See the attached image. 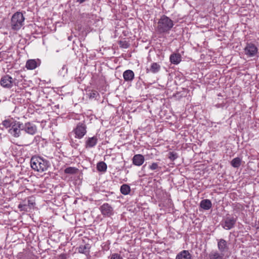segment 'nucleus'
<instances>
[{
    "label": "nucleus",
    "instance_id": "30",
    "mask_svg": "<svg viewBox=\"0 0 259 259\" xmlns=\"http://www.w3.org/2000/svg\"><path fill=\"white\" fill-rule=\"evenodd\" d=\"M98 95H99L97 91H94L90 93V98H96V97Z\"/></svg>",
    "mask_w": 259,
    "mask_h": 259
},
{
    "label": "nucleus",
    "instance_id": "17",
    "mask_svg": "<svg viewBox=\"0 0 259 259\" xmlns=\"http://www.w3.org/2000/svg\"><path fill=\"white\" fill-rule=\"evenodd\" d=\"M135 76L134 72L131 70H126L123 73V77L125 81H131Z\"/></svg>",
    "mask_w": 259,
    "mask_h": 259
},
{
    "label": "nucleus",
    "instance_id": "29",
    "mask_svg": "<svg viewBox=\"0 0 259 259\" xmlns=\"http://www.w3.org/2000/svg\"><path fill=\"white\" fill-rule=\"evenodd\" d=\"M110 259H123V257L120 255V254L114 253L111 255Z\"/></svg>",
    "mask_w": 259,
    "mask_h": 259
},
{
    "label": "nucleus",
    "instance_id": "13",
    "mask_svg": "<svg viewBox=\"0 0 259 259\" xmlns=\"http://www.w3.org/2000/svg\"><path fill=\"white\" fill-rule=\"evenodd\" d=\"M132 161L133 164L139 166L143 164L145 158L142 154H136L133 157Z\"/></svg>",
    "mask_w": 259,
    "mask_h": 259
},
{
    "label": "nucleus",
    "instance_id": "14",
    "mask_svg": "<svg viewBox=\"0 0 259 259\" xmlns=\"http://www.w3.org/2000/svg\"><path fill=\"white\" fill-rule=\"evenodd\" d=\"M98 141V139L97 136L88 138L85 142V148H90L94 147L97 144Z\"/></svg>",
    "mask_w": 259,
    "mask_h": 259
},
{
    "label": "nucleus",
    "instance_id": "11",
    "mask_svg": "<svg viewBox=\"0 0 259 259\" xmlns=\"http://www.w3.org/2000/svg\"><path fill=\"white\" fill-rule=\"evenodd\" d=\"M218 248L220 252L223 253L224 254L229 249V246L227 241L223 239L218 240Z\"/></svg>",
    "mask_w": 259,
    "mask_h": 259
},
{
    "label": "nucleus",
    "instance_id": "28",
    "mask_svg": "<svg viewBox=\"0 0 259 259\" xmlns=\"http://www.w3.org/2000/svg\"><path fill=\"white\" fill-rule=\"evenodd\" d=\"M178 157L177 154L174 152H169L168 158L171 161L175 160Z\"/></svg>",
    "mask_w": 259,
    "mask_h": 259
},
{
    "label": "nucleus",
    "instance_id": "1",
    "mask_svg": "<svg viewBox=\"0 0 259 259\" xmlns=\"http://www.w3.org/2000/svg\"><path fill=\"white\" fill-rule=\"evenodd\" d=\"M174 26V22L169 17L162 15L158 20L156 31L160 34L169 33Z\"/></svg>",
    "mask_w": 259,
    "mask_h": 259
},
{
    "label": "nucleus",
    "instance_id": "12",
    "mask_svg": "<svg viewBox=\"0 0 259 259\" xmlns=\"http://www.w3.org/2000/svg\"><path fill=\"white\" fill-rule=\"evenodd\" d=\"M40 60L39 59H30L28 60L26 64V67L27 69L33 70L36 68L40 64Z\"/></svg>",
    "mask_w": 259,
    "mask_h": 259
},
{
    "label": "nucleus",
    "instance_id": "4",
    "mask_svg": "<svg viewBox=\"0 0 259 259\" xmlns=\"http://www.w3.org/2000/svg\"><path fill=\"white\" fill-rule=\"evenodd\" d=\"M87 133V126L83 122H79L76 125L75 128L73 129L72 132L69 134V136H71L72 134L75 135V138L81 139Z\"/></svg>",
    "mask_w": 259,
    "mask_h": 259
},
{
    "label": "nucleus",
    "instance_id": "20",
    "mask_svg": "<svg viewBox=\"0 0 259 259\" xmlns=\"http://www.w3.org/2000/svg\"><path fill=\"white\" fill-rule=\"evenodd\" d=\"M200 207L205 210H208L212 207V203L209 199L202 200L200 204Z\"/></svg>",
    "mask_w": 259,
    "mask_h": 259
},
{
    "label": "nucleus",
    "instance_id": "31",
    "mask_svg": "<svg viewBox=\"0 0 259 259\" xmlns=\"http://www.w3.org/2000/svg\"><path fill=\"white\" fill-rule=\"evenodd\" d=\"M120 44L121 46L123 48H126L128 47V45L126 43H125V42L120 41Z\"/></svg>",
    "mask_w": 259,
    "mask_h": 259
},
{
    "label": "nucleus",
    "instance_id": "8",
    "mask_svg": "<svg viewBox=\"0 0 259 259\" xmlns=\"http://www.w3.org/2000/svg\"><path fill=\"white\" fill-rule=\"evenodd\" d=\"M99 209L101 214L104 217H110L114 214V209L113 207L108 203H105L102 205Z\"/></svg>",
    "mask_w": 259,
    "mask_h": 259
},
{
    "label": "nucleus",
    "instance_id": "15",
    "mask_svg": "<svg viewBox=\"0 0 259 259\" xmlns=\"http://www.w3.org/2000/svg\"><path fill=\"white\" fill-rule=\"evenodd\" d=\"M161 68L160 65L157 63L154 62L151 64L149 68H147L146 69V73H148L149 72H151L152 73L155 74L158 73Z\"/></svg>",
    "mask_w": 259,
    "mask_h": 259
},
{
    "label": "nucleus",
    "instance_id": "7",
    "mask_svg": "<svg viewBox=\"0 0 259 259\" xmlns=\"http://www.w3.org/2000/svg\"><path fill=\"white\" fill-rule=\"evenodd\" d=\"M22 128V123L15 121L13 126L9 130V133L15 138H18L20 136Z\"/></svg>",
    "mask_w": 259,
    "mask_h": 259
},
{
    "label": "nucleus",
    "instance_id": "21",
    "mask_svg": "<svg viewBox=\"0 0 259 259\" xmlns=\"http://www.w3.org/2000/svg\"><path fill=\"white\" fill-rule=\"evenodd\" d=\"M90 245L89 244H81L78 248V251L79 253L87 254L90 252Z\"/></svg>",
    "mask_w": 259,
    "mask_h": 259
},
{
    "label": "nucleus",
    "instance_id": "22",
    "mask_svg": "<svg viewBox=\"0 0 259 259\" xmlns=\"http://www.w3.org/2000/svg\"><path fill=\"white\" fill-rule=\"evenodd\" d=\"M120 192L123 195H127L131 191L130 187L127 184H123L120 187Z\"/></svg>",
    "mask_w": 259,
    "mask_h": 259
},
{
    "label": "nucleus",
    "instance_id": "18",
    "mask_svg": "<svg viewBox=\"0 0 259 259\" xmlns=\"http://www.w3.org/2000/svg\"><path fill=\"white\" fill-rule=\"evenodd\" d=\"M192 255L188 250H184L179 252L176 256V259H191Z\"/></svg>",
    "mask_w": 259,
    "mask_h": 259
},
{
    "label": "nucleus",
    "instance_id": "32",
    "mask_svg": "<svg viewBox=\"0 0 259 259\" xmlns=\"http://www.w3.org/2000/svg\"><path fill=\"white\" fill-rule=\"evenodd\" d=\"M87 0H77L76 2L79 3V4H82V3H84Z\"/></svg>",
    "mask_w": 259,
    "mask_h": 259
},
{
    "label": "nucleus",
    "instance_id": "10",
    "mask_svg": "<svg viewBox=\"0 0 259 259\" xmlns=\"http://www.w3.org/2000/svg\"><path fill=\"white\" fill-rule=\"evenodd\" d=\"M257 52V48L253 44H247L244 48L245 54L249 57H253L256 55Z\"/></svg>",
    "mask_w": 259,
    "mask_h": 259
},
{
    "label": "nucleus",
    "instance_id": "9",
    "mask_svg": "<svg viewBox=\"0 0 259 259\" xmlns=\"http://www.w3.org/2000/svg\"><path fill=\"white\" fill-rule=\"evenodd\" d=\"M22 131L30 135H35L37 132V127L32 122H27L24 124L22 123Z\"/></svg>",
    "mask_w": 259,
    "mask_h": 259
},
{
    "label": "nucleus",
    "instance_id": "26",
    "mask_svg": "<svg viewBox=\"0 0 259 259\" xmlns=\"http://www.w3.org/2000/svg\"><path fill=\"white\" fill-rule=\"evenodd\" d=\"M77 169L73 167H68L64 170V172L68 174H74L77 172Z\"/></svg>",
    "mask_w": 259,
    "mask_h": 259
},
{
    "label": "nucleus",
    "instance_id": "27",
    "mask_svg": "<svg viewBox=\"0 0 259 259\" xmlns=\"http://www.w3.org/2000/svg\"><path fill=\"white\" fill-rule=\"evenodd\" d=\"M14 121H11L10 119H6L3 121V125L6 128L12 127Z\"/></svg>",
    "mask_w": 259,
    "mask_h": 259
},
{
    "label": "nucleus",
    "instance_id": "33",
    "mask_svg": "<svg viewBox=\"0 0 259 259\" xmlns=\"http://www.w3.org/2000/svg\"><path fill=\"white\" fill-rule=\"evenodd\" d=\"M22 207V204H19V205L18 207H19V208H21Z\"/></svg>",
    "mask_w": 259,
    "mask_h": 259
},
{
    "label": "nucleus",
    "instance_id": "23",
    "mask_svg": "<svg viewBox=\"0 0 259 259\" xmlns=\"http://www.w3.org/2000/svg\"><path fill=\"white\" fill-rule=\"evenodd\" d=\"M241 164V159L239 157H236L231 161V165L234 168H238Z\"/></svg>",
    "mask_w": 259,
    "mask_h": 259
},
{
    "label": "nucleus",
    "instance_id": "3",
    "mask_svg": "<svg viewBox=\"0 0 259 259\" xmlns=\"http://www.w3.org/2000/svg\"><path fill=\"white\" fill-rule=\"evenodd\" d=\"M24 17L21 12H16L12 16L11 19V27L12 29L17 30L20 29L23 26Z\"/></svg>",
    "mask_w": 259,
    "mask_h": 259
},
{
    "label": "nucleus",
    "instance_id": "24",
    "mask_svg": "<svg viewBox=\"0 0 259 259\" xmlns=\"http://www.w3.org/2000/svg\"><path fill=\"white\" fill-rule=\"evenodd\" d=\"M97 168L99 171L105 172L107 170V165L103 161L99 162L97 165Z\"/></svg>",
    "mask_w": 259,
    "mask_h": 259
},
{
    "label": "nucleus",
    "instance_id": "16",
    "mask_svg": "<svg viewBox=\"0 0 259 259\" xmlns=\"http://www.w3.org/2000/svg\"><path fill=\"white\" fill-rule=\"evenodd\" d=\"M170 62L174 64H178L182 60V57L179 53H173L169 57Z\"/></svg>",
    "mask_w": 259,
    "mask_h": 259
},
{
    "label": "nucleus",
    "instance_id": "6",
    "mask_svg": "<svg viewBox=\"0 0 259 259\" xmlns=\"http://www.w3.org/2000/svg\"><path fill=\"white\" fill-rule=\"evenodd\" d=\"M15 83V79L9 75L3 76L0 79V84L4 88L11 89Z\"/></svg>",
    "mask_w": 259,
    "mask_h": 259
},
{
    "label": "nucleus",
    "instance_id": "25",
    "mask_svg": "<svg viewBox=\"0 0 259 259\" xmlns=\"http://www.w3.org/2000/svg\"><path fill=\"white\" fill-rule=\"evenodd\" d=\"M149 168L153 171H155L156 172L159 171L161 169V167L159 166L158 163L157 162H153L149 166Z\"/></svg>",
    "mask_w": 259,
    "mask_h": 259
},
{
    "label": "nucleus",
    "instance_id": "2",
    "mask_svg": "<svg viewBox=\"0 0 259 259\" xmlns=\"http://www.w3.org/2000/svg\"><path fill=\"white\" fill-rule=\"evenodd\" d=\"M30 163L33 169L40 172L47 170L50 166V163L47 160L39 156H33Z\"/></svg>",
    "mask_w": 259,
    "mask_h": 259
},
{
    "label": "nucleus",
    "instance_id": "5",
    "mask_svg": "<svg viewBox=\"0 0 259 259\" xmlns=\"http://www.w3.org/2000/svg\"><path fill=\"white\" fill-rule=\"evenodd\" d=\"M236 222V219L229 215L223 219L221 222L222 227L226 230H230L234 227Z\"/></svg>",
    "mask_w": 259,
    "mask_h": 259
},
{
    "label": "nucleus",
    "instance_id": "19",
    "mask_svg": "<svg viewBox=\"0 0 259 259\" xmlns=\"http://www.w3.org/2000/svg\"><path fill=\"white\" fill-rule=\"evenodd\" d=\"M223 253L219 252L217 250L211 251L208 254V259H223Z\"/></svg>",
    "mask_w": 259,
    "mask_h": 259
}]
</instances>
